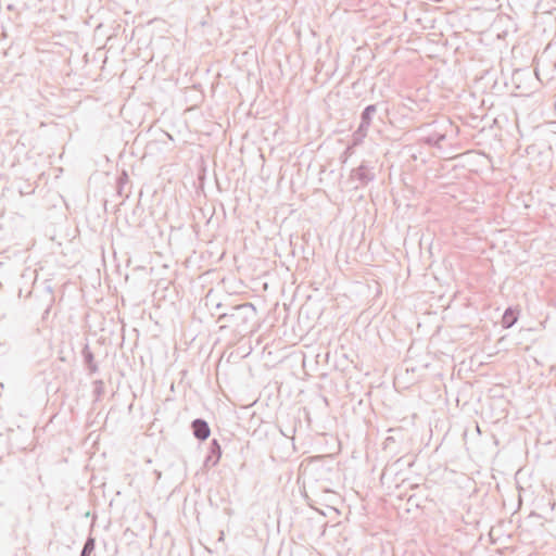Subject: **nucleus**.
<instances>
[{"label": "nucleus", "mask_w": 556, "mask_h": 556, "mask_svg": "<svg viewBox=\"0 0 556 556\" xmlns=\"http://www.w3.org/2000/svg\"><path fill=\"white\" fill-rule=\"evenodd\" d=\"M93 387H94L93 392L96 394V397L99 399L104 393V382L102 380H96V381H93Z\"/></svg>", "instance_id": "9b49d317"}, {"label": "nucleus", "mask_w": 556, "mask_h": 556, "mask_svg": "<svg viewBox=\"0 0 556 556\" xmlns=\"http://www.w3.org/2000/svg\"><path fill=\"white\" fill-rule=\"evenodd\" d=\"M192 434L199 441H205L211 434V428L206 420L197 418L191 422Z\"/></svg>", "instance_id": "423d86ee"}, {"label": "nucleus", "mask_w": 556, "mask_h": 556, "mask_svg": "<svg viewBox=\"0 0 556 556\" xmlns=\"http://www.w3.org/2000/svg\"><path fill=\"white\" fill-rule=\"evenodd\" d=\"M223 451L219 442L216 439H213L208 444V452L204 459V466L206 468L215 467L222 457Z\"/></svg>", "instance_id": "39448f33"}, {"label": "nucleus", "mask_w": 556, "mask_h": 556, "mask_svg": "<svg viewBox=\"0 0 556 556\" xmlns=\"http://www.w3.org/2000/svg\"><path fill=\"white\" fill-rule=\"evenodd\" d=\"M326 493H329V494H333V492L329 491V490H325Z\"/></svg>", "instance_id": "2eb2a0df"}, {"label": "nucleus", "mask_w": 556, "mask_h": 556, "mask_svg": "<svg viewBox=\"0 0 556 556\" xmlns=\"http://www.w3.org/2000/svg\"><path fill=\"white\" fill-rule=\"evenodd\" d=\"M376 113H377L376 104H369L363 110V112L361 114V123H359L357 129L353 132L354 144L363 143L364 139L368 135V130L370 128L372 118L376 115Z\"/></svg>", "instance_id": "7ed1b4c3"}, {"label": "nucleus", "mask_w": 556, "mask_h": 556, "mask_svg": "<svg viewBox=\"0 0 556 556\" xmlns=\"http://www.w3.org/2000/svg\"><path fill=\"white\" fill-rule=\"evenodd\" d=\"M94 548H96V539L92 536H88L87 540L85 541V544H84L81 551L91 555V553L94 551Z\"/></svg>", "instance_id": "9d476101"}, {"label": "nucleus", "mask_w": 556, "mask_h": 556, "mask_svg": "<svg viewBox=\"0 0 556 556\" xmlns=\"http://www.w3.org/2000/svg\"><path fill=\"white\" fill-rule=\"evenodd\" d=\"M518 311L513 308V307H508L504 314H503V317H502V326L503 328L505 329H508V328H511L518 320Z\"/></svg>", "instance_id": "6e6552de"}, {"label": "nucleus", "mask_w": 556, "mask_h": 556, "mask_svg": "<svg viewBox=\"0 0 556 556\" xmlns=\"http://www.w3.org/2000/svg\"><path fill=\"white\" fill-rule=\"evenodd\" d=\"M128 179L127 174L124 172L123 175L118 178L119 185H122L124 181Z\"/></svg>", "instance_id": "f8f14e48"}, {"label": "nucleus", "mask_w": 556, "mask_h": 556, "mask_svg": "<svg viewBox=\"0 0 556 556\" xmlns=\"http://www.w3.org/2000/svg\"><path fill=\"white\" fill-rule=\"evenodd\" d=\"M256 317V308L252 303L232 306L229 312L218 316L220 329L229 328L239 334L252 332V321Z\"/></svg>", "instance_id": "f257e3e1"}, {"label": "nucleus", "mask_w": 556, "mask_h": 556, "mask_svg": "<svg viewBox=\"0 0 556 556\" xmlns=\"http://www.w3.org/2000/svg\"><path fill=\"white\" fill-rule=\"evenodd\" d=\"M357 146L358 144H354V137L352 136V143L346 147L340 157L342 163H345L348 159L354 154V148Z\"/></svg>", "instance_id": "1a4fd4ad"}, {"label": "nucleus", "mask_w": 556, "mask_h": 556, "mask_svg": "<svg viewBox=\"0 0 556 556\" xmlns=\"http://www.w3.org/2000/svg\"><path fill=\"white\" fill-rule=\"evenodd\" d=\"M80 556H90V555L88 553H85L84 551H81Z\"/></svg>", "instance_id": "ddd939ff"}, {"label": "nucleus", "mask_w": 556, "mask_h": 556, "mask_svg": "<svg viewBox=\"0 0 556 556\" xmlns=\"http://www.w3.org/2000/svg\"><path fill=\"white\" fill-rule=\"evenodd\" d=\"M81 355H83V358H84V364L86 365L89 374L90 375L96 374L99 370V367H98L97 362L94 361V355L91 352V350H90L88 344H86L83 348Z\"/></svg>", "instance_id": "0eeeda50"}, {"label": "nucleus", "mask_w": 556, "mask_h": 556, "mask_svg": "<svg viewBox=\"0 0 556 556\" xmlns=\"http://www.w3.org/2000/svg\"><path fill=\"white\" fill-rule=\"evenodd\" d=\"M389 441H393V438H392V437H388V438L386 439V443H388Z\"/></svg>", "instance_id": "4468645a"}, {"label": "nucleus", "mask_w": 556, "mask_h": 556, "mask_svg": "<svg viewBox=\"0 0 556 556\" xmlns=\"http://www.w3.org/2000/svg\"><path fill=\"white\" fill-rule=\"evenodd\" d=\"M452 128L450 121H443V123L434 122L427 124L422 127L427 132L419 139L422 143L429 147L441 148V142L446 139L445 127Z\"/></svg>", "instance_id": "f03ea898"}, {"label": "nucleus", "mask_w": 556, "mask_h": 556, "mask_svg": "<svg viewBox=\"0 0 556 556\" xmlns=\"http://www.w3.org/2000/svg\"><path fill=\"white\" fill-rule=\"evenodd\" d=\"M376 175L372 169L365 163L351 170L349 180L354 185V189L367 186L375 179Z\"/></svg>", "instance_id": "20e7f679"}]
</instances>
